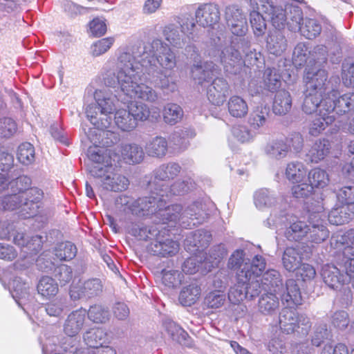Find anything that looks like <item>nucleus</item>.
<instances>
[{"label": "nucleus", "mask_w": 354, "mask_h": 354, "mask_svg": "<svg viewBox=\"0 0 354 354\" xmlns=\"http://www.w3.org/2000/svg\"><path fill=\"white\" fill-rule=\"evenodd\" d=\"M306 168L301 162H291L287 165L286 176L292 183H301L306 176Z\"/></svg>", "instance_id": "obj_52"}, {"label": "nucleus", "mask_w": 354, "mask_h": 354, "mask_svg": "<svg viewBox=\"0 0 354 354\" xmlns=\"http://www.w3.org/2000/svg\"><path fill=\"white\" fill-rule=\"evenodd\" d=\"M17 159L23 165H28L35 160V149L29 142L19 145L17 151Z\"/></svg>", "instance_id": "obj_64"}, {"label": "nucleus", "mask_w": 354, "mask_h": 354, "mask_svg": "<svg viewBox=\"0 0 354 354\" xmlns=\"http://www.w3.org/2000/svg\"><path fill=\"white\" fill-rule=\"evenodd\" d=\"M226 254L227 250L223 244L213 247L209 251V256L204 259L205 269L210 271L212 268L217 267Z\"/></svg>", "instance_id": "obj_53"}, {"label": "nucleus", "mask_w": 354, "mask_h": 354, "mask_svg": "<svg viewBox=\"0 0 354 354\" xmlns=\"http://www.w3.org/2000/svg\"><path fill=\"white\" fill-rule=\"evenodd\" d=\"M226 302L225 292L220 290L209 292L204 299V305L207 308L217 309L222 307Z\"/></svg>", "instance_id": "obj_60"}, {"label": "nucleus", "mask_w": 354, "mask_h": 354, "mask_svg": "<svg viewBox=\"0 0 354 354\" xmlns=\"http://www.w3.org/2000/svg\"><path fill=\"white\" fill-rule=\"evenodd\" d=\"M308 179L314 188L317 189L326 187L330 182L329 175L327 171L319 167L312 169L308 172Z\"/></svg>", "instance_id": "obj_56"}, {"label": "nucleus", "mask_w": 354, "mask_h": 354, "mask_svg": "<svg viewBox=\"0 0 354 354\" xmlns=\"http://www.w3.org/2000/svg\"><path fill=\"white\" fill-rule=\"evenodd\" d=\"M158 277L160 278L162 283L165 287L176 288L181 284L184 275L178 270L167 268L162 270Z\"/></svg>", "instance_id": "obj_46"}, {"label": "nucleus", "mask_w": 354, "mask_h": 354, "mask_svg": "<svg viewBox=\"0 0 354 354\" xmlns=\"http://www.w3.org/2000/svg\"><path fill=\"white\" fill-rule=\"evenodd\" d=\"M266 261L261 255H256L250 263H245L243 268L239 271V276L246 279H251V277H260L264 271Z\"/></svg>", "instance_id": "obj_34"}, {"label": "nucleus", "mask_w": 354, "mask_h": 354, "mask_svg": "<svg viewBox=\"0 0 354 354\" xmlns=\"http://www.w3.org/2000/svg\"><path fill=\"white\" fill-rule=\"evenodd\" d=\"M250 21L256 37L263 36L266 30V23L263 15L257 10L250 13Z\"/></svg>", "instance_id": "obj_63"}, {"label": "nucleus", "mask_w": 354, "mask_h": 354, "mask_svg": "<svg viewBox=\"0 0 354 354\" xmlns=\"http://www.w3.org/2000/svg\"><path fill=\"white\" fill-rule=\"evenodd\" d=\"M168 142L162 136H155L146 143L145 150L146 153L151 157L162 158L167 152Z\"/></svg>", "instance_id": "obj_36"}, {"label": "nucleus", "mask_w": 354, "mask_h": 354, "mask_svg": "<svg viewBox=\"0 0 354 354\" xmlns=\"http://www.w3.org/2000/svg\"><path fill=\"white\" fill-rule=\"evenodd\" d=\"M281 75L275 68H267L263 73V89L276 92L281 86Z\"/></svg>", "instance_id": "obj_50"}, {"label": "nucleus", "mask_w": 354, "mask_h": 354, "mask_svg": "<svg viewBox=\"0 0 354 354\" xmlns=\"http://www.w3.org/2000/svg\"><path fill=\"white\" fill-rule=\"evenodd\" d=\"M196 136L194 129L185 128L172 133L169 138L170 147L174 150L183 151L189 145V140Z\"/></svg>", "instance_id": "obj_30"}, {"label": "nucleus", "mask_w": 354, "mask_h": 354, "mask_svg": "<svg viewBox=\"0 0 354 354\" xmlns=\"http://www.w3.org/2000/svg\"><path fill=\"white\" fill-rule=\"evenodd\" d=\"M270 109L266 106H258L250 113L248 123L250 129L257 135L261 132L269 117Z\"/></svg>", "instance_id": "obj_29"}, {"label": "nucleus", "mask_w": 354, "mask_h": 354, "mask_svg": "<svg viewBox=\"0 0 354 354\" xmlns=\"http://www.w3.org/2000/svg\"><path fill=\"white\" fill-rule=\"evenodd\" d=\"M281 301L287 308L282 309L279 316L280 328L286 333L297 332L306 335L311 327L310 319L305 315H299L292 308L302 304L300 288L295 279L286 281V292L281 295Z\"/></svg>", "instance_id": "obj_6"}, {"label": "nucleus", "mask_w": 354, "mask_h": 354, "mask_svg": "<svg viewBox=\"0 0 354 354\" xmlns=\"http://www.w3.org/2000/svg\"><path fill=\"white\" fill-rule=\"evenodd\" d=\"M229 114L235 118H243L248 113V105L245 100L239 95L231 96L227 102Z\"/></svg>", "instance_id": "obj_41"}, {"label": "nucleus", "mask_w": 354, "mask_h": 354, "mask_svg": "<svg viewBox=\"0 0 354 354\" xmlns=\"http://www.w3.org/2000/svg\"><path fill=\"white\" fill-rule=\"evenodd\" d=\"M330 148V142L328 140H318L313 145L306 156L310 162L317 163L329 153Z\"/></svg>", "instance_id": "obj_44"}, {"label": "nucleus", "mask_w": 354, "mask_h": 354, "mask_svg": "<svg viewBox=\"0 0 354 354\" xmlns=\"http://www.w3.org/2000/svg\"><path fill=\"white\" fill-rule=\"evenodd\" d=\"M201 293V287L196 284L185 286L180 292L179 302L184 306H191L198 301Z\"/></svg>", "instance_id": "obj_47"}, {"label": "nucleus", "mask_w": 354, "mask_h": 354, "mask_svg": "<svg viewBox=\"0 0 354 354\" xmlns=\"http://www.w3.org/2000/svg\"><path fill=\"white\" fill-rule=\"evenodd\" d=\"M176 66V56L169 45L155 39L146 44L142 53L136 57L129 52L122 51L118 57V73L106 74L104 84L109 87L118 85L121 94L118 100L127 103L129 99H140L155 102L158 95L151 87L139 83L143 71L147 74L157 75L160 70L171 72Z\"/></svg>", "instance_id": "obj_1"}, {"label": "nucleus", "mask_w": 354, "mask_h": 354, "mask_svg": "<svg viewBox=\"0 0 354 354\" xmlns=\"http://www.w3.org/2000/svg\"><path fill=\"white\" fill-rule=\"evenodd\" d=\"M87 156L91 161L88 170L91 176L100 178L103 189L118 192L128 188L129 179L113 169V162H119L120 158H113L109 149L97 145L90 147Z\"/></svg>", "instance_id": "obj_5"}, {"label": "nucleus", "mask_w": 354, "mask_h": 354, "mask_svg": "<svg viewBox=\"0 0 354 354\" xmlns=\"http://www.w3.org/2000/svg\"><path fill=\"white\" fill-rule=\"evenodd\" d=\"M128 110L131 115L135 119V122L145 121L150 115V110L149 106L142 102H133L128 105Z\"/></svg>", "instance_id": "obj_61"}, {"label": "nucleus", "mask_w": 354, "mask_h": 354, "mask_svg": "<svg viewBox=\"0 0 354 354\" xmlns=\"http://www.w3.org/2000/svg\"><path fill=\"white\" fill-rule=\"evenodd\" d=\"M21 194L13 192L10 195L6 196L1 200V208L4 210H15L20 209V214L24 218L23 214H26V212H22V207L24 202L22 201Z\"/></svg>", "instance_id": "obj_59"}, {"label": "nucleus", "mask_w": 354, "mask_h": 354, "mask_svg": "<svg viewBox=\"0 0 354 354\" xmlns=\"http://www.w3.org/2000/svg\"><path fill=\"white\" fill-rule=\"evenodd\" d=\"M165 227H161L160 235L153 241L148 246V251L153 255L166 257L171 256L178 252L179 245L168 238H165Z\"/></svg>", "instance_id": "obj_18"}, {"label": "nucleus", "mask_w": 354, "mask_h": 354, "mask_svg": "<svg viewBox=\"0 0 354 354\" xmlns=\"http://www.w3.org/2000/svg\"><path fill=\"white\" fill-rule=\"evenodd\" d=\"M302 254L298 248L288 247L283 252L282 263L288 272H294L301 264Z\"/></svg>", "instance_id": "obj_39"}, {"label": "nucleus", "mask_w": 354, "mask_h": 354, "mask_svg": "<svg viewBox=\"0 0 354 354\" xmlns=\"http://www.w3.org/2000/svg\"><path fill=\"white\" fill-rule=\"evenodd\" d=\"M229 91L230 86L227 82L222 77H217L207 87V96L212 104L221 106L225 102Z\"/></svg>", "instance_id": "obj_22"}, {"label": "nucleus", "mask_w": 354, "mask_h": 354, "mask_svg": "<svg viewBox=\"0 0 354 354\" xmlns=\"http://www.w3.org/2000/svg\"><path fill=\"white\" fill-rule=\"evenodd\" d=\"M86 310L80 308L68 315L63 325L64 333L68 337H75L82 330L86 320Z\"/></svg>", "instance_id": "obj_25"}, {"label": "nucleus", "mask_w": 354, "mask_h": 354, "mask_svg": "<svg viewBox=\"0 0 354 354\" xmlns=\"http://www.w3.org/2000/svg\"><path fill=\"white\" fill-rule=\"evenodd\" d=\"M193 187L194 183L191 179L186 180H178L171 186L167 185L164 188L160 189L159 192L156 193L162 198H165L166 203L171 196L185 194Z\"/></svg>", "instance_id": "obj_31"}, {"label": "nucleus", "mask_w": 354, "mask_h": 354, "mask_svg": "<svg viewBox=\"0 0 354 354\" xmlns=\"http://www.w3.org/2000/svg\"><path fill=\"white\" fill-rule=\"evenodd\" d=\"M263 152L270 158L281 160L287 156L288 147L282 140H272L263 147Z\"/></svg>", "instance_id": "obj_37"}, {"label": "nucleus", "mask_w": 354, "mask_h": 354, "mask_svg": "<svg viewBox=\"0 0 354 354\" xmlns=\"http://www.w3.org/2000/svg\"><path fill=\"white\" fill-rule=\"evenodd\" d=\"M161 225L142 226L132 224L128 227V232L139 240H156L160 235Z\"/></svg>", "instance_id": "obj_33"}, {"label": "nucleus", "mask_w": 354, "mask_h": 354, "mask_svg": "<svg viewBox=\"0 0 354 354\" xmlns=\"http://www.w3.org/2000/svg\"><path fill=\"white\" fill-rule=\"evenodd\" d=\"M180 166L176 162H169L161 165L154 171V179L149 182V189L160 192V189L164 188L167 184V181L174 178L180 173Z\"/></svg>", "instance_id": "obj_16"}, {"label": "nucleus", "mask_w": 354, "mask_h": 354, "mask_svg": "<svg viewBox=\"0 0 354 354\" xmlns=\"http://www.w3.org/2000/svg\"><path fill=\"white\" fill-rule=\"evenodd\" d=\"M102 290V284L99 279H90L84 281L79 280L77 283L73 282L69 295L73 301H77L96 297Z\"/></svg>", "instance_id": "obj_13"}, {"label": "nucleus", "mask_w": 354, "mask_h": 354, "mask_svg": "<svg viewBox=\"0 0 354 354\" xmlns=\"http://www.w3.org/2000/svg\"><path fill=\"white\" fill-rule=\"evenodd\" d=\"M261 295L258 302V310L264 315H272L279 308V299L277 293L267 291Z\"/></svg>", "instance_id": "obj_32"}, {"label": "nucleus", "mask_w": 354, "mask_h": 354, "mask_svg": "<svg viewBox=\"0 0 354 354\" xmlns=\"http://www.w3.org/2000/svg\"><path fill=\"white\" fill-rule=\"evenodd\" d=\"M328 73L317 66L310 67L306 69L304 80L306 84V89L310 92H316L325 94L326 92V83Z\"/></svg>", "instance_id": "obj_15"}, {"label": "nucleus", "mask_w": 354, "mask_h": 354, "mask_svg": "<svg viewBox=\"0 0 354 354\" xmlns=\"http://www.w3.org/2000/svg\"><path fill=\"white\" fill-rule=\"evenodd\" d=\"M324 31L332 37H337V31L328 20L322 16L306 17L297 31L308 39L317 37Z\"/></svg>", "instance_id": "obj_10"}, {"label": "nucleus", "mask_w": 354, "mask_h": 354, "mask_svg": "<svg viewBox=\"0 0 354 354\" xmlns=\"http://www.w3.org/2000/svg\"><path fill=\"white\" fill-rule=\"evenodd\" d=\"M322 206L319 205L317 212L311 214L308 219V232L306 242L312 244H319L324 242L330 236V231L322 216L320 211Z\"/></svg>", "instance_id": "obj_12"}, {"label": "nucleus", "mask_w": 354, "mask_h": 354, "mask_svg": "<svg viewBox=\"0 0 354 354\" xmlns=\"http://www.w3.org/2000/svg\"><path fill=\"white\" fill-rule=\"evenodd\" d=\"M185 52L195 62L191 69L192 77L195 82L201 86L209 82L216 73L215 64L213 62L202 63L199 59L198 50L193 44L187 45L185 47Z\"/></svg>", "instance_id": "obj_11"}, {"label": "nucleus", "mask_w": 354, "mask_h": 354, "mask_svg": "<svg viewBox=\"0 0 354 354\" xmlns=\"http://www.w3.org/2000/svg\"><path fill=\"white\" fill-rule=\"evenodd\" d=\"M277 210L275 208L270 216L264 221V225L269 228L277 229L282 227L286 222L288 226L284 232V236L290 241H306L308 223L299 220L297 217L290 215L286 209L277 217Z\"/></svg>", "instance_id": "obj_8"}, {"label": "nucleus", "mask_w": 354, "mask_h": 354, "mask_svg": "<svg viewBox=\"0 0 354 354\" xmlns=\"http://www.w3.org/2000/svg\"><path fill=\"white\" fill-rule=\"evenodd\" d=\"M354 212L350 205H342L334 207L328 214V221L332 225H340L352 220Z\"/></svg>", "instance_id": "obj_35"}, {"label": "nucleus", "mask_w": 354, "mask_h": 354, "mask_svg": "<svg viewBox=\"0 0 354 354\" xmlns=\"http://www.w3.org/2000/svg\"><path fill=\"white\" fill-rule=\"evenodd\" d=\"M304 99L302 104V111L306 114H312L318 107L319 109L322 108V104L326 99L324 97V94L310 92L306 89L304 93Z\"/></svg>", "instance_id": "obj_45"}, {"label": "nucleus", "mask_w": 354, "mask_h": 354, "mask_svg": "<svg viewBox=\"0 0 354 354\" xmlns=\"http://www.w3.org/2000/svg\"><path fill=\"white\" fill-rule=\"evenodd\" d=\"M330 245L342 250V265L346 274H342L339 270L334 265L326 264L321 271L324 282L330 288L335 290H341L354 277V229L346 232L337 231L330 239Z\"/></svg>", "instance_id": "obj_3"}, {"label": "nucleus", "mask_w": 354, "mask_h": 354, "mask_svg": "<svg viewBox=\"0 0 354 354\" xmlns=\"http://www.w3.org/2000/svg\"><path fill=\"white\" fill-rule=\"evenodd\" d=\"M333 106L328 105V108L322 104V108L319 109V114L309 124V133L317 136L322 133L329 124H332L336 119L333 114Z\"/></svg>", "instance_id": "obj_23"}, {"label": "nucleus", "mask_w": 354, "mask_h": 354, "mask_svg": "<svg viewBox=\"0 0 354 354\" xmlns=\"http://www.w3.org/2000/svg\"><path fill=\"white\" fill-rule=\"evenodd\" d=\"M111 155L113 158L118 160L122 159L124 162L129 164L139 163L144 158V151L142 148L137 144H124L120 147L118 151L120 152L121 156H118L115 153H113L111 149ZM120 160H119L120 161Z\"/></svg>", "instance_id": "obj_28"}, {"label": "nucleus", "mask_w": 354, "mask_h": 354, "mask_svg": "<svg viewBox=\"0 0 354 354\" xmlns=\"http://www.w3.org/2000/svg\"><path fill=\"white\" fill-rule=\"evenodd\" d=\"M287 41L281 32L274 30L267 39V48L270 53L281 55L286 49Z\"/></svg>", "instance_id": "obj_43"}, {"label": "nucleus", "mask_w": 354, "mask_h": 354, "mask_svg": "<svg viewBox=\"0 0 354 354\" xmlns=\"http://www.w3.org/2000/svg\"><path fill=\"white\" fill-rule=\"evenodd\" d=\"M248 280L239 276V272L237 273V282L230 288L228 292V299L231 304L241 303L244 299L249 297L247 290Z\"/></svg>", "instance_id": "obj_38"}, {"label": "nucleus", "mask_w": 354, "mask_h": 354, "mask_svg": "<svg viewBox=\"0 0 354 354\" xmlns=\"http://www.w3.org/2000/svg\"><path fill=\"white\" fill-rule=\"evenodd\" d=\"M38 294L44 299H50L55 297L59 292L57 283L50 277H41L37 286Z\"/></svg>", "instance_id": "obj_42"}, {"label": "nucleus", "mask_w": 354, "mask_h": 354, "mask_svg": "<svg viewBox=\"0 0 354 354\" xmlns=\"http://www.w3.org/2000/svg\"><path fill=\"white\" fill-rule=\"evenodd\" d=\"M116 98L117 96L112 95L107 89L96 90L94 93L95 103L89 104L86 109L88 119L97 129L102 131L103 136L113 133L108 129L111 127L114 111L115 124L121 131L129 132L138 126L128 109H117Z\"/></svg>", "instance_id": "obj_2"}, {"label": "nucleus", "mask_w": 354, "mask_h": 354, "mask_svg": "<svg viewBox=\"0 0 354 354\" xmlns=\"http://www.w3.org/2000/svg\"><path fill=\"white\" fill-rule=\"evenodd\" d=\"M10 286L12 288L10 290V292L12 298L19 306H21V300L26 301L29 297L28 283L22 281L21 278L17 277L12 280Z\"/></svg>", "instance_id": "obj_51"}, {"label": "nucleus", "mask_w": 354, "mask_h": 354, "mask_svg": "<svg viewBox=\"0 0 354 354\" xmlns=\"http://www.w3.org/2000/svg\"><path fill=\"white\" fill-rule=\"evenodd\" d=\"M54 252L59 261H70L76 256L77 248L71 242L66 241L57 244Z\"/></svg>", "instance_id": "obj_57"}, {"label": "nucleus", "mask_w": 354, "mask_h": 354, "mask_svg": "<svg viewBox=\"0 0 354 354\" xmlns=\"http://www.w3.org/2000/svg\"><path fill=\"white\" fill-rule=\"evenodd\" d=\"M261 279L262 288L265 291L274 292L281 297L286 292V285L283 286L281 275L278 270L269 269L263 274Z\"/></svg>", "instance_id": "obj_27"}, {"label": "nucleus", "mask_w": 354, "mask_h": 354, "mask_svg": "<svg viewBox=\"0 0 354 354\" xmlns=\"http://www.w3.org/2000/svg\"><path fill=\"white\" fill-rule=\"evenodd\" d=\"M162 215L168 222L178 223L183 227H192L203 223L209 217L207 205L196 201L183 208L180 205H168Z\"/></svg>", "instance_id": "obj_7"}, {"label": "nucleus", "mask_w": 354, "mask_h": 354, "mask_svg": "<svg viewBox=\"0 0 354 354\" xmlns=\"http://www.w3.org/2000/svg\"><path fill=\"white\" fill-rule=\"evenodd\" d=\"M227 24L232 34L244 35L248 30L246 18L243 11L237 8H230L226 12Z\"/></svg>", "instance_id": "obj_26"}, {"label": "nucleus", "mask_w": 354, "mask_h": 354, "mask_svg": "<svg viewBox=\"0 0 354 354\" xmlns=\"http://www.w3.org/2000/svg\"><path fill=\"white\" fill-rule=\"evenodd\" d=\"M45 239L46 236L41 235L30 236L23 231H18L14 235L13 241L25 252L33 254L41 250Z\"/></svg>", "instance_id": "obj_21"}, {"label": "nucleus", "mask_w": 354, "mask_h": 354, "mask_svg": "<svg viewBox=\"0 0 354 354\" xmlns=\"http://www.w3.org/2000/svg\"><path fill=\"white\" fill-rule=\"evenodd\" d=\"M292 102V97L288 91L286 90L277 91L273 102V112L277 115L286 114L291 109Z\"/></svg>", "instance_id": "obj_40"}, {"label": "nucleus", "mask_w": 354, "mask_h": 354, "mask_svg": "<svg viewBox=\"0 0 354 354\" xmlns=\"http://www.w3.org/2000/svg\"><path fill=\"white\" fill-rule=\"evenodd\" d=\"M311 51L309 50L305 42H300L295 47L292 54V62L297 67L304 66L308 60L310 61Z\"/></svg>", "instance_id": "obj_58"}, {"label": "nucleus", "mask_w": 354, "mask_h": 354, "mask_svg": "<svg viewBox=\"0 0 354 354\" xmlns=\"http://www.w3.org/2000/svg\"><path fill=\"white\" fill-rule=\"evenodd\" d=\"M165 39L174 48H182L185 44V37L180 34L178 28L174 24L166 26L163 30Z\"/></svg>", "instance_id": "obj_54"}, {"label": "nucleus", "mask_w": 354, "mask_h": 354, "mask_svg": "<svg viewBox=\"0 0 354 354\" xmlns=\"http://www.w3.org/2000/svg\"><path fill=\"white\" fill-rule=\"evenodd\" d=\"M183 115V109L176 103H167L162 109L163 120L169 125H174L180 122Z\"/></svg>", "instance_id": "obj_48"}, {"label": "nucleus", "mask_w": 354, "mask_h": 354, "mask_svg": "<svg viewBox=\"0 0 354 354\" xmlns=\"http://www.w3.org/2000/svg\"><path fill=\"white\" fill-rule=\"evenodd\" d=\"M88 348L102 346L106 342V333L102 328H93L88 330L83 336Z\"/></svg>", "instance_id": "obj_49"}, {"label": "nucleus", "mask_w": 354, "mask_h": 354, "mask_svg": "<svg viewBox=\"0 0 354 354\" xmlns=\"http://www.w3.org/2000/svg\"><path fill=\"white\" fill-rule=\"evenodd\" d=\"M196 22L203 27H212L220 20L219 7L214 3H201L195 12Z\"/></svg>", "instance_id": "obj_19"}, {"label": "nucleus", "mask_w": 354, "mask_h": 354, "mask_svg": "<svg viewBox=\"0 0 354 354\" xmlns=\"http://www.w3.org/2000/svg\"><path fill=\"white\" fill-rule=\"evenodd\" d=\"M212 240L211 234L204 230L191 232L184 241L185 248L194 254H201L204 248L208 246Z\"/></svg>", "instance_id": "obj_20"}, {"label": "nucleus", "mask_w": 354, "mask_h": 354, "mask_svg": "<svg viewBox=\"0 0 354 354\" xmlns=\"http://www.w3.org/2000/svg\"><path fill=\"white\" fill-rule=\"evenodd\" d=\"M254 203L256 207L260 210H263L267 208H272L270 214L276 208L277 210V217H279L280 214L286 209V204L279 205L278 199L277 198L274 193L268 189H260L256 191L254 194Z\"/></svg>", "instance_id": "obj_17"}, {"label": "nucleus", "mask_w": 354, "mask_h": 354, "mask_svg": "<svg viewBox=\"0 0 354 354\" xmlns=\"http://www.w3.org/2000/svg\"><path fill=\"white\" fill-rule=\"evenodd\" d=\"M88 319L94 323H104L109 319L110 314L107 308L101 305H94L86 310Z\"/></svg>", "instance_id": "obj_62"}, {"label": "nucleus", "mask_w": 354, "mask_h": 354, "mask_svg": "<svg viewBox=\"0 0 354 354\" xmlns=\"http://www.w3.org/2000/svg\"><path fill=\"white\" fill-rule=\"evenodd\" d=\"M238 48L245 54V59L243 60L242 55L239 50L233 46L223 47L221 38L218 35L210 38L209 45L205 53L214 61L219 62L223 64L226 72L236 74L240 71L243 65L249 66H257L262 64V55L260 52L250 48V42L248 39L243 38L239 39Z\"/></svg>", "instance_id": "obj_4"}, {"label": "nucleus", "mask_w": 354, "mask_h": 354, "mask_svg": "<svg viewBox=\"0 0 354 354\" xmlns=\"http://www.w3.org/2000/svg\"><path fill=\"white\" fill-rule=\"evenodd\" d=\"M149 190L150 196L133 201V203L129 207V210L133 214L139 216L154 214L157 217L161 218L163 223H167L168 221L164 219V216L162 215V212L167 207L165 205V199L157 195L156 192H159L155 191L154 188H152V191L151 189Z\"/></svg>", "instance_id": "obj_9"}, {"label": "nucleus", "mask_w": 354, "mask_h": 354, "mask_svg": "<svg viewBox=\"0 0 354 354\" xmlns=\"http://www.w3.org/2000/svg\"><path fill=\"white\" fill-rule=\"evenodd\" d=\"M21 196L24 202L22 212H26L24 218H30L36 215L40 207V201L43 198V192L37 187H31L24 192Z\"/></svg>", "instance_id": "obj_24"}, {"label": "nucleus", "mask_w": 354, "mask_h": 354, "mask_svg": "<svg viewBox=\"0 0 354 354\" xmlns=\"http://www.w3.org/2000/svg\"><path fill=\"white\" fill-rule=\"evenodd\" d=\"M337 91L332 90L323 102L324 106H333V115H343L354 110V92H348L337 97Z\"/></svg>", "instance_id": "obj_14"}, {"label": "nucleus", "mask_w": 354, "mask_h": 354, "mask_svg": "<svg viewBox=\"0 0 354 354\" xmlns=\"http://www.w3.org/2000/svg\"><path fill=\"white\" fill-rule=\"evenodd\" d=\"M167 73L160 70V73L156 75L153 74L147 75L150 77V81L156 86L164 91L173 93L176 90L177 86L175 82L169 80V75H167Z\"/></svg>", "instance_id": "obj_55"}]
</instances>
